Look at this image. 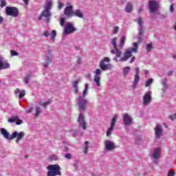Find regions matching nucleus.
Here are the masks:
<instances>
[{
  "instance_id": "3",
  "label": "nucleus",
  "mask_w": 176,
  "mask_h": 176,
  "mask_svg": "<svg viewBox=\"0 0 176 176\" xmlns=\"http://www.w3.org/2000/svg\"><path fill=\"white\" fill-rule=\"evenodd\" d=\"M89 94V84H85V89L82 91V94H80L77 97L76 105L78 107V111L79 113H85L87 111V105L89 102V100L86 98V96Z\"/></svg>"
},
{
  "instance_id": "11",
  "label": "nucleus",
  "mask_w": 176,
  "mask_h": 176,
  "mask_svg": "<svg viewBox=\"0 0 176 176\" xmlns=\"http://www.w3.org/2000/svg\"><path fill=\"white\" fill-rule=\"evenodd\" d=\"M6 12L8 16H11V17H17L19 16V10L16 7H6Z\"/></svg>"
},
{
  "instance_id": "43",
  "label": "nucleus",
  "mask_w": 176,
  "mask_h": 176,
  "mask_svg": "<svg viewBox=\"0 0 176 176\" xmlns=\"http://www.w3.org/2000/svg\"><path fill=\"white\" fill-rule=\"evenodd\" d=\"M175 175V173L173 171H169L168 173V176H174Z\"/></svg>"
},
{
  "instance_id": "15",
  "label": "nucleus",
  "mask_w": 176,
  "mask_h": 176,
  "mask_svg": "<svg viewBox=\"0 0 176 176\" xmlns=\"http://www.w3.org/2000/svg\"><path fill=\"white\" fill-rule=\"evenodd\" d=\"M140 67L135 68V75L134 76L133 82L132 85L133 89H137V86L138 85V82H140Z\"/></svg>"
},
{
  "instance_id": "1",
  "label": "nucleus",
  "mask_w": 176,
  "mask_h": 176,
  "mask_svg": "<svg viewBox=\"0 0 176 176\" xmlns=\"http://www.w3.org/2000/svg\"><path fill=\"white\" fill-rule=\"evenodd\" d=\"M118 38L116 37L111 39V45H113L114 50H111L110 53L111 54H116V57L113 58V61H116V63L118 61H120L121 63L127 61L130 57H132L133 52L137 53L138 52V44L135 42L133 44L134 47L127 49L124 53L123 57H122V51L118 49V44H116ZM118 58L120 59L118 60Z\"/></svg>"
},
{
  "instance_id": "58",
  "label": "nucleus",
  "mask_w": 176,
  "mask_h": 176,
  "mask_svg": "<svg viewBox=\"0 0 176 176\" xmlns=\"http://www.w3.org/2000/svg\"><path fill=\"white\" fill-rule=\"evenodd\" d=\"M148 70H144V74H146V75L148 74Z\"/></svg>"
},
{
  "instance_id": "45",
  "label": "nucleus",
  "mask_w": 176,
  "mask_h": 176,
  "mask_svg": "<svg viewBox=\"0 0 176 176\" xmlns=\"http://www.w3.org/2000/svg\"><path fill=\"white\" fill-rule=\"evenodd\" d=\"M64 4L63 3H58V9H63Z\"/></svg>"
},
{
  "instance_id": "4",
  "label": "nucleus",
  "mask_w": 176,
  "mask_h": 176,
  "mask_svg": "<svg viewBox=\"0 0 176 176\" xmlns=\"http://www.w3.org/2000/svg\"><path fill=\"white\" fill-rule=\"evenodd\" d=\"M52 5L53 3H52V1H47L45 9L42 11L39 16V20H43V17H45V23H49V21H50V17H52V12H50V9H52Z\"/></svg>"
},
{
  "instance_id": "50",
  "label": "nucleus",
  "mask_w": 176,
  "mask_h": 176,
  "mask_svg": "<svg viewBox=\"0 0 176 176\" xmlns=\"http://www.w3.org/2000/svg\"><path fill=\"white\" fill-rule=\"evenodd\" d=\"M26 112H27V113H31L32 112V107L28 109Z\"/></svg>"
},
{
  "instance_id": "6",
  "label": "nucleus",
  "mask_w": 176,
  "mask_h": 176,
  "mask_svg": "<svg viewBox=\"0 0 176 176\" xmlns=\"http://www.w3.org/2000/svg\"><path fill=\"white\" fill-rule=\"evenodd\" d=\"M48 171L47 176H56L61 175V168L58 164H51L47 167Z\"/></svg>"
},
{
  "instance_id": "55",
  "label": "nucleus",
  "mask_w": 176,
  "mask_h": 176,
  "mask_svg": "<svg viewBox=\"0 0 176 176\" xmlns=\"http://www.w3.org/2000/svg\"><path fill=\"white\" fill-rule=\"evenodd\" d=\"M73 134L74 135H75V134H76V133H78V131L76 129V130H73Z\"/></svg>"
},
{
  "instance_id": "26",
  "label": "nucleus",
  "mask_w": 176,
  "mask_h": 176,
  "mask_svg": "<svg viewBox=\"0 0 176 176\" xmlns=\"http://www.w3.org/2000/svg\"><path fill=\"white\" fill-rule=\"evenodd\" d=\"M73 16L79 17V19H83V17H85V16L83 15V12L80 9L74 10L73 12Z\"/></svg>"
},
{
  "instance_id": "16",
  "label": "nucleus",
  "mask_w": 176,
  "mask_h": 176,
  "mask_svg": "<svg viewBox=\"0 0 176 176\" xmlns=\"http://www.w3.org/2000/svg\"><path fill=\"white\" fill-rule=\"evenodd\" d=\"M43 35L47 38L51 35V41L54 42V41H56V36H57V32H56V30H48L44 32Z\"/></svg>"
},
{
  "instance_id": "27",
  "label": "nucleus",
  "mask_w": 176,
  "mask_h": 176,
  "mask_svg": "<svg viewBox=\"0 0 176 176\" xmlns=\"http://www.w3.org/2000/svg\"><path fill=\"white\" fill-rule=\"evenodd\" d=\"M153 157H154V159H155L156 160H157V159L160 157V148H155L154 150V152L153 153Z\"/></svg>"
},
{
  "instance_id": "51",
  "label": "nucleus",
  "mask_w": 176,
  "mask_h": 176,
  "mask_svg": "<svg viewBox=\"0 0 176 176\" xmlns=\"http://www.w3.org/2000/svg\"><path fill=\"white\" fill-rule=\"evenodd\" d=\"M142 10H143L142 7H140V8L138 9V13H141V12H142Z\"/></svg>"
},
{
  "instance_id": "21",
  "label": "nucleus",
  "mask_w": 176,
  "mask_h": 176,
  "mask_svg": "<svg viewBox=\"0 0 176 176\" xmlns=\"http://www.w3.org/2000/svg\"><path fill=\"white\" fill-rule=\"evenodd\" d=\"M0 133L6 140H10V141H12V135H10L5 128H1L0 129Z\"/></svg>"
},
{
  "instance_id": "23",
  "label": "nucleus",
  "mask_w": 176,
  "mask_h": 176,
  "mask_svg": "<svg viewBox=\"0 0 176 176\" xmlns=\"http://www.w3.org/2000/svg\"><path fill=\"white\" fill-rule=\"evenodd\" d=\"M52 63V54H48L45 56V63L44 64V67L45 68L49 67V64Z\"/></svg>"
},
{
  "instance_id": "20",
  "label": "nucleus",
  "mask_w": 176,
  "mask_h": 176,
  "mask_svg": "<svg viewBox=\"0 0 176 176\" xmlns=\"http://www.w3.org/2000/svg\"><path fill=\"white\" fill-rule=\"evenodd\" d=\"M8 122H9V123H14V122H16V124H17L18 126L20 124H23V120H20L19 118V116H13L10 119H8Z\"/></svg>"
},
{
  "instance_id": "2",
  "label": "nucleus",
  "mask_w": 176,
  "mask_h": 176,
  "mask_svg": "<svg viewBox=\"0 0 176 176\" xmlns=\"http://www.w3.org/2000/svg\"><path fill=\"white\" fill-rule=\"evenodd\" d=\"M110 63L111 58L107 56L104 57L100 61L99 65L100 69H97L94 76V82H95L98 87L101 86V74H102V71H112V69H113V65Z\"/></svg>"
},
{
  "instance_id": "41",
  "label": "nucleus",
  "mask_w": 176,
  "mask_h": 176,
  "mask_svg": "<svg viewBox=\"0 0 176 176\" xmlns=\"http://www.w3.org/2000/svg\"><path fill=\"white\" fill-rule=\"evenodd\" d=\"M73 87H74V89L78 88V80H76V81L73 82Z\"/></svg>"
},
{
  "instance_id": "18",
  "label": "nucleus",
  "mask_w": 176,
  "mask_h": 176,
  "mask_svg": "<svg viewBox=\"0 0 176 176\" xmlns=\"http://www.w3.org/2000/svg\"><path fill=\"white\" fill-rule=\"evenodd\" d=\"M116 148V145L113 141L105 140L104 141V149L108 151H113Z\"/></svg>"
},
{
  "instance_id": "60",
  "label": "nucleus",
  "mask_w": 176,
  "mask_h": 176,
  "mask_svg": "<svg viewBox=\"0 0 176 176\" xmlns=\"http://www.w3.org/2000/svg\"><path fill=\"white\" fill-rule=\"evenodd\" d=\"M74 167H76H76H78V165H76V164H74Z\"/></svg>"
},
{
  "instance_id": "34",
  "label": "nucleus",
  "mask_w": 176,
  "mask_h": 176,
  "mask_svg": "<svg viewBox=\"0 0 176 176\" xmlns=\"http://www.w3.org/2000/svg\"><path fill=\"white\" fill-rule=\"evenodd\" d=\"M0 3L1 8H5V6L7 5L6 0H0Z\"/></svg>"
},
{
  "instance_id": "38",
  "label": "nucleus",
  "mask_w": 176,
  "mask_h": 176,
  "mask_svg": "<svg viewBox=\"0 0 176 176\" xmlns=\"http://www.w3.org/2000/svg\"><path fill=\"white\" fill-rule=\"evenodd\" d=\"M10 54H11V56H19V53H17V52H16L13 50H12L10 51Z\"/></svg>"
},
{
  "instance_id": "14",
  "label": "nucleus",
  "mask_w": 176,
  "mask_h": 176,
  "mask_svg": "<svg viewBox=\"0 0 176 176\" xmlns=\"http://www.w3.org/2000/svg\"><path fill=\"white\" fill-rule=\"evenodd\" d=\"M117 120H118V116H115L112 118L111 122V126L107 131V134H106L107 137H111V134H112V131H113V129L115 128Z\"/></svg>"
},
{
  "instance_id": "37",
  "label": "nucleus",
  "mask_w": 176,
  "mask_h": 176,
  "mask_svg": "<svg viewBox=\"0 0 176 176\" xmlns=\"http://www.w3.org/2000/svg\"><path fill=\"white\" fill-rule=\"evenodd\" d=\"M169 118L170 119V120H173V121L176 120V113L169 116Z\"/></svg>"
},
{
  "instance_id": "12",
  "label": "nucleus",
  "mask_w": 176,
  "mask_h": 176,
  "mask_svg": "<svg viewBox=\"0 0 176 176\" xmlns=\"http://www.w3.org/2000/svg\"><path fill=\"white\" fill-rule=\"evenodd\" d=\"M137 23L139 25V28H138V34H139V42H141V36L142 35V34H144V19L142 17H139L137 20Z\"/></svg>"
},
{
  "instance_id": "10",
  "label": "nucleus",
  "mask_w": 176,
  "mask_h": 176,
  "mask_svg": "<svg viewBox=\"0 0 176 176\" xmlns=\"http://www.w3.org/2000/svg\"><path fill=\"white\" fill-rule=\"evenodd\" d=\"M75 31H76V28H75L72 23H68L65 26L63 35H69L70 34H74Z\"/></svg>"
},
{
  "instance_id": "29",
  "label": "nucleus",
  "mask_w": 176,
  "mask_h": 176,
  "mask_svg": "<svg viewBox=\"0 0 176 176\" xmlns=\"http://www.w3.org/2000/svg\"><path fill=\"white\" fill-rule=\"evenodd\" d=\"M124 42H126V36H123L121 37L120 41V45H119V48L122 49L123 46H124Z\"/></svg>"
},
{
  "instance_id": "24",
  "label": "nucleus",
  "mask_w": 176,
  "mask_h": 176,
  "mask_svg": "<svg viewBox=\"0 0 176 176\" xmlns=\"http://www.w3.org/2000/svg\"><path fill=\"white\" fill-rule=\"evenodd\" d=\"M10 68V63H8L4 58L1 63V66H0V71L1 69H9Z\"/></svg>"
},
{
  "instance_id": "49",
  "label": "nucleus",
  "mask_w": 176,
  "mask_h": 176,
  "mask_svg": "<svg viewBox=\"0 0 176 176\" xmlns=\"http://www.w3.org/2000/svg\"><path fill=\"white\" fill-rule=\"evenodd\" d=\"M173 73L174 72L173 71L168 72V76H173Z\"/></svg>"
},
{
  "instance_id": "28",
  "label": "nucleus",
  "mask_w": 176,
  "mask_h": 176,
  "mask_svg": "<svg viewBox=\"0 0 176 176\" xmlns=\"http://www.w3.org/2000/svg\"><path fill=\"white\" fill-rule=\"evenodd\" d=\"M125 10L127 13H131L133 12V4L129 3L126 6Z\"/></svg>"
},
{
  "instance_id": "47",
  "label": "nucleus",
  "mask_w": 176,
  "mask_h": 176,
  "mask_svg": "<svg viewBox=\"0 0 176 176\" xmlns=\"http://www.w3.org/2000/svg\"><path fill=\"white\" fill-rule=\"evenodd\" d=\"M167 84V78H165L163 81H162V86Z\"/></svg>"
},
{
  "instance_id": "25",
  "label": "nucleus",
  "mask_w": 176,
  "mask_h": 176,
  "mask_svg": "<svg viewBox=\"0 0 176 176\" xmlns=\"http://www.w3.org/2000/svg\"><path fill=\"white\" fill-rule=\"evenodd\" d=\"M16 97H19V98H23L24 96H25V90H20V89H16L15 90Z\"/></svg>"
},
{
  "instance_id": "59",
  "label": "nucleus",
  "mask_w": 176,
  "mask_h": 176,
  "mask_svg": "<svg viewBox=\"0 0 176 176\" xmlns=\"http://www.w3.org/2000/svg\"><path fill=\"white\" fill-rule=\"evenodd\" d=\"M67 151H68V148L65 149V152H67Z\"/></svg>"
},
{
  "instance_id": "48",
  "label": "nucleus",
  "mask_w": 176,
  "mask_h": 176,
  "mask_svg": "<svg viewBox=\"0 0 176 176\" xmlns=\"http://www.w3.org/2000/svg\"><path fill=\"white\" fill-rule=\"evenodd\" d=\"M85 78H87V79H91V74H88L85 75Z\"/></svg>"
},
{
  "instance_id": "39",
  "label": "nucleus",
  "mask_w": 176,
  "mask_h": 176,
  "mask_svg": "<svg viewBox=\"0 0 176 176\" xmlns=\"http://www.w3.org/2000/svg\"><path fill=\"white\" fill-rule=\"evenodd\" d=\"M64 24H65V20L63 18H60V25L63 27Z\"/></svg>"
},
{
  "instance_id": "30",
  "label": "nucleus",
  "mask_w": 176,
  "mask_h": 176,
  "mask_svg": "<svg viewBox=\"0 0 176 176\" xmlns=\"http://www.w3.org/2000/svg\"><path fill=\"white\" fill-rule=\"evenodd\" d=\"M30 79H31V75L30 74H27V76L23 78V82L26 85H28V83H30V82L28 81V80H30Z\"/></svg>"
},
{
  "instance_id": "53",
  "label": "nucleus",
  "mask_w": 176,
  "mask_h": 176,
  "mask_svg": "<svg viewBox=\"0 0 176 176\" xmlns=\"http://www.w3.org/2000/svg\"><path fill=\"white\" fill-rule=\"evenodd\" d=\"M164 89H168V84H164Z\"/></svg>"
},
{
  "instance_id": "44",
  "label": "nucleus",
  "mask_w": 176,
  "mask_h": 176,
  "mask_svg": "<svg viewBox=\"0 0 176 176\" xmlns=\"http://www.w3.org/2000/svg\"><path fill=\"white\" fill-rule=\"evenodd\" d=\"M170 12L171 13H173V12H174V5H170Z\"/></svg>"
},
{
  "instance_id": "9",
  "label": "nucleus",
  "mask_w": 176,
  "mask_h": 176,
  "mask_svg": "<svg viewBox=\"0 0 176 176\" xmlns=\"http://www.w3.org/2000/svg\"><path fill=\"white\" fill-rule=\"evenodd\" d=\"M148 7L151 13H156L160 6L156 0H150L148 1Z\"/></svg>"
},
{
  "instance_id": "40",
  "label": "nucleus",
  "mask_w": 176,
  "mask_h": 176,
  "mask_svg": "<svg viewBox=\"0 0 176 176\" xmlns=\"http://www.w3.org/2000/svg\"><path fill=\"white\" fill-rule=\"evenodd\" d=\"M65 157H66V159H68L69 160H71V159H72V155L68 153V154H66L65 155Z\"/></svg>"
},
{
  "instance_id": "42",
  "label": "nucleus",
  "mask_w": 176,
  "mask_h": 176,
  "mask_svg": "<svg viewBox=\"0 0 176 176\" xmlns=\"http://www.w3.org/2000/svg\"><path fill=\"white\" fill-rule=\"evenodd\" d=\"M58 159V157H57V155H52L51 156V160H57Z\"/></svg>"
},
{
  "instance_id": "5",
  "label": "nucleus",
  "mask_w": 176,
  "mask_h": 176,
  "mask_svg": "<svg viewBox=\"0 0 176 176\" xmlns=\"http://www.w3.org/2000/svg\"><path fill=\"white\" fill-rule=\"evenodd\" d=\"M52 101L48 100L47 102H44L42 100H38L36 102L37 105L35 107V116L36 118H38L39 116L40 113H42V108L41 107H43V108H47V105H50Z\"/></svg>"
},
{
  "instance_id": "35",
  "label": "nucleus",
  "mask_w": 176,
  "mask_h": 176,
  "mask_svg": "<svg viewBox=\"0 0 176 176\" xmlns=\"http://www.w3.org/2000/svg\"><path fill=\"white\" fill-rule=\"evenodd\" d=\"M153 48V47L152 46V44H147L146 45V50L147 52H151V50H152V49Z\"/></svg>"
},
{
  "instance_id": "57",
  "label": "nucleus",
  "mask_w": 176,
  "mask_h": 176,
  "mask_svg": "<svg viewBox=\"0 0 176 176\" xmlns=\"http://www.w3.org/2000/svg\"><path fill=\"white\" fill-rule=\"evenodd\" d=\"M80 60H82V59L80 58H79L78 60V64H80Z\"/></svg>"
},
{
  "instance_id": "19",
  "label": "nucleus",
  "mask_w": 176,
  "mask_h": 176,
  "mask_svg": "<svg viewBox=\"0 0 176 176\" xmlns=\"http://www.w3.org/2000/svg\"><path fill=\"white\" fill-rule=\"evenodd\" d=\"M155 138H160L163 135V126L161 125H157L155 127Z\"/></svg>"
},
{
  "instance_id": "52",
  "label": "nucleus",
  "mask_w": 176,
  "mask_h": 176,
  "mask_svg": "<svg viewBox=\"0 0 176 176\" xmlns=\"http://www.w3.org/2000/svg\"><path fill=\"white\" fill-rule=\"evenodd\" d=\"M3 22V18L0 16V24H2Z\"/></svg>"
},
{
  "instance_id": "56",
  "label": "nucleus",
  "mask_w": 176,
  "mask_h": 176,
  "mask_svg": "<svg viewBox=\"0 0 176 176\" xmlns=\"http://www.w3.org/2000/svg\"><path fill=\"white\" fill-rule=\"evenodd\" d=\"M79 91V89L78 88H75V93H78Z\"/></svg>"
},
{
  "instance_id": "54",
  "label": "nucleus",
  "mask_w": 176,
  "mask_h": 176,
  "mask_svg": "<svg viewBox=\"0 0 176 176\" xmlns=\"http://www.w3.org/2000/svg\"><path fill=\"white\" fill-rule=\"evenodd\" d=\"M25 5H28V2L30 0H23Z\"/></svg>"
},
{
  "instance_id": "8",
  "label": "nucleus",
  "mask_w": 176,
  "mask_h": 176,
  "mask_svg": "<svg viewBox=\"0 0 176 176\" xmlns=\"http://www.w3.org/2000/svg\"><path fill=\"white\" fill-rule=\"evenodd\" d=\"M24 137H25V133L24 131H20V132L14 131L11 135L12 140H14V138H16V144H19L20 141H21V140L24 138Z\"/></svg>"
},
{
  "instance_id": "7",
  "label": "nucleus",
  "mask_w": 176,
  "mask_h": 176,
  "mask_svg": "<svg viewBox=\"0 0 176 176\" xmlns=\"http://www.w3.org/2000/svg\"><path fill=\"white\" fill-rule=\"evenodd\" d=\"M85 113H80L78 118V123L79 127L82 129V130H86L87 129V122L85 120Z\"/></svg>"
},
{
  "instance_id": "61",
  "label": "nucleus",
  "mask_w": 176,
  "mask_h": 176,
  "mask_svg": "<svg viewBox=\"0 0 176 176\" xmlns=\"http://www.w3.org/2000/svg\"><path fill=\"white\" fill-rule=\"evenodd\" d=\"M165 125V127H167V125H166V124H164Z\"/></svg>"
},
{
  "instance_id": "36",
  "label": "nucleus",
  "mask_w": 176,
  "mask_h": 176,
  "mask_svg": "<svg viewBox=\"0 0 176 176\" xmlns=\"http://www.w3.org/2000/svg\"><path fill=\"white\" fill-rule=\"evenodd\" d=\"M118 32H119V27L116 26V27H114V28L113 30V34H118Z\"/></svg>"
},
{
  "instance_id": "22",
  "label": "nucleus",
  "mask_w": 176,
  "mask_h": 176,
  "mask_svg": "<svg viewBox=\"0 0 176 176\" xmlns=\"http://www.w3.org/2000/svg\"><path fill=\"white\" fill-rule=\"evenodd\" d=\"M123 120L126 126H130L133 123V118L127 113L123 115Z\"/></svg>"
},
{
  "instance_id": "32",
  "label": "nucleus",
  "mask_w": 176,
  "mask_h": 176,
  "mask_svg": "<svg viewBox=\"0 0 176 176\" xmlns=\"http://www.w3.org/2000/svg\"><path fill=\"white\" fill-rule=\"evenodd\" d=\"M153 83V78H149L146 82V87H149Z\"/></svg>"
},
{
  "instance_id": "46",
  "label": "nucleus",
  "mask_w": 176,
  "mask_h": 176,
  "mask_svg": "<svg viewBox=\"0 0 176 176\" xmlns=\"http://www.w3.org/2000/svg\"><path fill=\"white\" fill-rule=\"evenodd\" d=\"M134 61H135V56H133L131 58L129 63H131H131H134Z\"/></svg>"
},
{
  "instance_id": "17",
  "label": "nucleus",
  "mask_w": 176,
  "mask_h": 176,
  "mask_svg": "<svg viewBox=\"0 0 176 176\" xmlns=\"http://www.w3.org/2000/svg\"><path fill=\"white\" fill-rule=\"evenodd\" d=\"M152 101V91H149L145 93L143 96L144 105H148Z\"/></svg>"
},
{
  "instance_id": "33",
  "label": "nucleus",
  "mask_w": 176,
  "mask_h": 176,
  "mask_svg": "<svg viewBox=\"0 0 176 176\" xmlns=\"http://www.w3.org/2000/svg\"><path fill=\"white\" fill-rule=\"evenodd\" d=\"M89 151V142H85V153L87 154V152Z\"/></svg>"
},
{
  "instance_id": "13",
  "label": "nucleus",
  "mask_w": 176,
  "mask_h": 176,
  "mask_svg": "<svg viewBox=\"0 0 176 176\" xmlns=\"http://www.w3.org/2000/svg\"><path fill=\"white\" fill-rule=\"evenodd\" d=\"M74 6L71 5V3H67L64 11L65 16H67V17H72V16H74Z\"/></svg>"
},
{
  "instance_id": "31",
  "label": "nucleus",
  "mask_w": 176,
  "mask_h": 176,
  "mask_svg": "<svg viewBox=\"0 0 176 176\" xmlns=\"http://www.w3.org/2000/svg\"><path fill=\"white\" fill-rule=\"evenodd\" d=\"M130 69H131V68L129 66L124 68L123 74H124V76H126L127 75V74H129V72H130Z\"/></svg>"
}]
</instances>
